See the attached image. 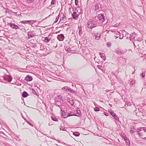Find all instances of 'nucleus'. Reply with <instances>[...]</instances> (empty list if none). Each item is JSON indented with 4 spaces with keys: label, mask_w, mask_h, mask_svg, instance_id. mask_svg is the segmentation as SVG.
I'll list each match as a JSON object with an SVG mask.
<instances>
[{
    "label": "nucleus",
    "mask_w": 146,
    "mask_h": 146,
    "mask_svg": "<svg viewBox=\"0 0 146 146\" xmlns=\"http://www.w3.org/2000/svg\"><path fill=\"white\" fill-rule=\"evenodd\" d=\"M73 134L76 137H78L80 135V133L78 132H73Z\"/></svg>",
    "instance_id": "obj_26"
},
{
    "label": "nucleus",
    "mask_w": 146,
    "mask_h": 146,
    "mask_svg": "<svg viewBox=\"0 0 146 146\" xmlns=\"http://www.w3.org/2000/svg\"><path fill=\"white\" fill-rule=\"evenodd\" d=\"M126 52V51L125 50L124 51L123 50H119V49H117V50L116 52L118 54H124Z\"/></svg>",
    "instance_id": "obj_16"
},
{
    "label": "nucleus",
    "mask_w": 146,
    "mask_h": 146,
    "mask_svg": "<svg viewBox=\"0 0 146 146\" xmlns=\"http://www.w3.org/2000/svg\"><path fill=\"white\" fill-rule=\"evenodd\" d=\"M98 17L100 22L102 23L105 21L104 17L103 14H99Z\"/></svg>",
    "instance_id": "obj_4"
},
{
    "label": "nucleus",
    "mask_w": 146,
    "mask_h": 146,
    "mask_svg": "<svg viewBox=\"0 0 146 146\" xmlns=\"http://www.w3.org/2000/svg\"><path fill=\"white\" fill-rule=\"evenodd\" d=\"M77 111L78 114L79 115H80L81 114L80 111V110H78V109Z\"/></svg>",
    "instance_id": "obj_39"
},
{
    "label": "nucleus",
    "mask_w": 146,
    "mask_h": 146,
    "mask_svg": "<svg viewBox=\"0 0 146 146\" xmlns=\"http://www.w3.org/2000/svg\"><path fill=\"white\" fill-rule=\"evenodd\" d=\"M75 4L76 5H78V0H75Z\"/></svg>",
    "instance_id": "obj_41"
},
{
    "label": "nucleus",
    "mask_w": 146,
    "mask_h": 146,
    "mask_svg": "<svg viewBox=\"0 0 146 146\" xmlns=\"http://www.w3.org/2000/svg\"><path fill=\"white\" fill-rule=\"evenodd\" d=\"M99 55H100V57L102 58L104 60H105L106 59V57L104 53H99Z\"/></svg>",
    "instance_id": "obj_18"
},
{
    "label": "nucleus",
    "mask_w": 146,
    "mask_h": 146,
    "mask_svg": "<svg viewBox=\"0 0 146 146\" xmlns=\"http://www.w3.org/2000/svg\"><path fill=\"white\" fill-rule=\"evenodd\" d=\"M62 96L61 95H57L54 98L55 103V105L57 106L60 107L61 110H62L60 107L61 104V100H62Z\"/></svg>",
    "instance_id": "obj_1"
},
{
    "label": "nucleus",
    "mask_w": 146,
    "mask_h": 146,
    "mask_svg": "<svg viewBox=\"0 0 146 146\" xmlns=\"http://www.w3.org/2000/svg\"><path fill=\"white\" fill-rule=\"evenodd\" d=\"M131 131H132V130H131ZM134 131H133V130H132V133H134Z\"/></svg>",
    "instance_id": "obj_52"
},
{
    "label": "nucleus",
    "mask_w": 146,
    "mask_h": 146,
    "mask_svg": "<svg viewBox=\"0 0 146 146\" xmlns=\"http://www.w3.org/2000/svg\"><path fill=\"white\" fill-rule=\"evenodd\" d=\"M1 7H3V8H4V7H3V6L2 5H1Z\"/></svg>",
    "instance_id": "obj_56"
},
{
    "label": "nucleus",
    "mask_w": 146,
    "mask_h": 146,
    "mask_svg": "<svg viewBox=\"0 0 146 146\" xmlns=\"http://www.w3.org/2000/svg\"><path fill=\"white\" fill-rule=\"evenodd\" d=\"M6 80L9 82H11L12 80V77L9 75H8L5 78Z\"/></svg>",
    "instance_id": "obj_17"
},
{
    "label": "nucleus",
    "mask_w": 146,
    "mask_h": 146,
    "mask_svg": "<svg viewBox=\"0 0 146 146\" xmlns=\"http://www.w3.org/2000/svg\"><path fill=\"white\" fill-rule=\"evenodd\" d=\"M29 21H21V23L23 24L29 23Z\"/></svg>",
    "instance_id": "obj_31"
},
{
    "label": "nucleus",
    "mask_w": 146,
    "mask_h": 146,
    "mask_svg": "<svg viewBox=\"0 0 146 146\" xmlns=\"http://www.w3.org/2000/svg\"><path fill=\"white\" fill-rule=\"evenodd\" d=\"M66 14L64 13L63 15V16L62 18H61L60 20V22H61V23H63L65 21H66Z\"/></svg>",
    "instance_id": "obj_9"
},
{
    "label": "nucleus",
    "mask_w": 146,
    "mask_h": 146,
    "mask_svg": "<svg viewBox=\"0 0 146 146\" xmlns=\"http://www.w3.org/2000/svg\"><path fill=\"white\" fill-rule=\"evenodd\" d=\"M0 5H2V4L1 3H0Z\"/></svg>",
    "instance_id": "obj_59"
},
{
    "label": "nucleus",
    "mask_w": 146,
    "mask_h": 146,
    "mask_svg": "<svg viewBox=\"0 0 146 146\" xmlns=\"http://www.w3.org/2000/svg\"><path fill=\"white\" fill-rule=\"evenodd\" d=\"M133 81H132L131 82V84L132 85L133 84Z\"/></svg>",
    "instance_id": "obj_49"
},
{
    "label": "nucleus",
    "mask_w": 146,
    "mask_h": 146,
    "mask_svg": "<svg viewBox=\"0 0 146 146\" xmlns=\"http://www.w3.org/2000/svg\"><path fill=\"white\" fill-rule=\"evenodd\" d=\"M143 129L145 132H146V127H143Z\"/></svg>",
    "instance_id": "obj_47"
},
{
    "label": "nucleus",
    "mask_w": 146,
    "mask_h": 146,
    "mask_svg": "<svg viewBox=\"0 0 146 146\" xmlns=\"http://www.w3.org/2000/svg\"><path fill=\"white\" fill-rule=\"evenodd\" d=\"M136 36L135 34L133 33H132L131 34L129 35V36L131 40H133L134 39L135 40L136 39H135V38H136Z\"/></svg>",
    "instance_id": "obj_12"
},
{
    "label": "nucleus",
    "mask_w": 146,
    "mask_h": 146,
    "mask_svg": "<svg viewBox=\"0 0 146 146\" xmlns=\"http://www.w3.org/2000/svg\"><path fill=\"white\" fill-rule=\"evenodd\" d=\"M27 35L28 38H30L34 37L36 35V34L34 31H30L28 33Z\"/></svg>",
    "instance_id": "obj_3"
},
{
    "label": "nucleus",
    "mask_w": 146,
    "mask_h": 146,
    "mask_svg": "<svg viewBox=\"0 0 146 146\" xmlns=\"http://www.w3.org/2000/svg\"><path fill=\"white\" fill-rule=\"evenodd\" d=\"M10 26L13 29H19V27L17 25L13 23H10Z\"/></svg>",
    "instance_id": "obj_7"
},
{
    "label": "nucleus",
    "mask_w": 146,
    "mask_h": 146,
    "mask_svg": "<svg viewBox=\"0 0 146 146\" xmlns=\"http://www.w3.org/2000/svg\"><path fill=\"white\" fill-rule=\"evenodd\" d=\"M107 46L108 47H110L111 46V43L110 42H108L107 43Z\"/></svg>",
    "instance_id": "obj_35"
},
{
    "label": "nucleus",
    "mask_w": 146,
    "mask_h": 146,
    "mask_svg": "<svg viewBox=\"0 0 146 146\" xmlns=\"http://www.w3.org/2000/svg\"><path fill=\"white\" fill-rule=\"evenodd\" d=\"M122 135V136L123 137V136H124V135L125 136H126L124 134V133L123 134V135Z\"/></svg>",
    "instance_id": "obj_51"
},
{
    "label": "nucleus",
    "mask_w": 146,
    "mask_h": 146,
    "mask_svg": "<svg viewBox=\"0 0 146 146\" xmlns=\"http://www.w3.org/2000/svg\"><path fill=\"white\" fill-rule=\"evenodd\" d=\"M48 125H50V124L49 123Z\"/></svg>",
    "instance_id": "obj_61"
},
{
    "label": "nucleus",
    "mask_w": 146,
    "mask_h": 146,
    "mask_svg": "<svg viewBox=\"0 0 146 146\" xmlns=\"http://www.w3.org/2000/svg\"><path fill=\"white\" fill-rule=\"evenodd\" d=\"M22 95L23 98H26L29 95L26 92L24 91Z\"/></svg>",
    "instance_id": "obj_20"
},
{
    "label": "nucleus",
    "mask_w": 146,
    "mask_h": 146,
    "mask_svg": "<svg viewBox=\"0 0 146 146\" xmlns=\"http://www.w3.org/2000/svg\"><path fill=\"white\" fill-rule=\"evenodd\" d=\"M94 34L95 37V39L96 40H99L100 38L101 33H94Z\"/></svg>",
    "instance_id": "obj_15"
},
{
    "label": "nucleus",
    "mask_w": 146,
    "mask_h": 146,
    "mask_svg": "<svg viewBox=\"0 0 146 146\" xmlns=\"http://www.w3.org/2000/svg\"><path fill=\"white\" fill-rule=\"evenodd\" d=\"M138 135L139 136H144L142 132H141L140 131H138Z\"/></svg>",
    "instance_id": "obj_27"
},
{
    "label": "nucleus",
    "mask_w": 146,
    "mask_h": 146,
    "mask_svg": "<svg viewBox=\"0 0 146 146\" xmlns=\"http://www.w3.org/2000/svg\"><path fill=\"white\" fill-rule=\"evenodd\" d=\"M97 24L96 22L93 20L92 19H90L88 20L87 23V26L88 28L90 29H92L93 28L96 27Z\"/></svg>",
    "instance_id": "obj_2"
},
{
    "label": "nucleus",
    "mask_w": 146,
    "mask_h": 146,
    "mask_svg": "<svg viewBox=\"0 0 146 146\" xmlns=\"http://www.w3.org/2000/svg\"><path fill=\"white\" fill-rule=\"evenodd\" d=\"M142 139H146V137L143 138Z\"/></svg>",
    "instance_id": "obj_50"
},
{
    "label": "nucleus",
    "mask_w": 146,
    "mask_h": 146,
    "mask_svg": "<svg viewBox=\"0 0 146 146\" xmlns=\"http://www.w3.org/2000/svg\"><path fill=\"white\" fill-rule=\"evenodd\" d=\"M33 91V93L35 95H36L37 93L36 92L35 90L33 89H32Z\"/></svg>",
    "instance_id": "obj_46"
},
{
    "label": "nucleus",
    "mask_w": 146,
    "mask_h": 146,
    "mask_svg": "<svg viewBox=\"0 0 146 146\" xmlns=\"http://www.w3.org/2000/svg\"><path fill=\"white\" fill-rule=\"evenodd\" d=\"M133 44H134V47H135V48H137V49H138V48H139V44H137V46H136V45H135V43H133Z\"/></svg>",
    "instance_id": "obj_37"
},
{
    "label": "nucleus",
    "mask_w": 146,
    "mask_h": 146,
    "mask_svg": "<svg viewBox=\"0 0 146 146\" xmlns=\"http://www.w3.org/2000/svg\"><path fill=\"white\" fill-rule=\"evenodd\" d=\"M60 13L59 14L58 16L56 17L55 19V22H54L55 23H56L58 21L60 17Z\"/></svg>",
    "instance_id": "obj_28"
},
{
    "label": "nucleus",
    "mask_w": 146,
    "mask_h": 146,
    "mask_svg": "<svg viewBox=\"0 0 146 146\" xmlns=\"http://www.w3.org/2000/svg\"><path fill=\"white\" fill-rule=\"evenodd\" d=\"M4 0H0V1H3Z\"/></svg>",
    "instance_id": "obj_58"
},
{
    "label": "nucleus",
    "mask_w": 146,
    "mask_h": 146,
    "mask_svg": "<svg viewBox=\"0 0 146 146\" xmlns=\"http://www.w3.org/2000/svg\"><path fill=\"white\" fill-rule=\"evenodd\" d=\"M79 15L76 12H74L72 14V16L73 19H76L78 18Z\"/></svg>",
    "instance_id": "obj_8"
},
{
    "label": "nucleus",
    "mask_w": 146,
    "mask_h": 146,
    "mask_svg": "<svg viewBox=\"0 0 146 146\" xmlns=\"http://www.w3.org/2000/svg\"><path fill=\"white\" fill-rule=\"evenodd\" d=\"M141 76L143 78H144L145 76V73H142L141 74Z\"/></svg>",
    "instance_id": "obj_40"
},
{
    "label": "nucleus",
    "mask_w": 146,
    "mask_h": 146,
    "mask_svg": "<svg viewBox=\"0 0 146 146\" xmlns=\"http://www.w3.org/2000/svg\"><path fill=\"white\" fill-rule=\"evenodd\" d=\"M56 0H52L51 3V5H54L56 3Z\"/></svg>",
    "instance_id": "obj_29"
},
{
    "label": "nucleus",
    "mask_w": 146,
    "mask_h": 146,
    "mask_svg": "<svg viewBox=\"0 0 146 146\" xmlns=\"http://www.w3.org/2000/svg\"><path fill=\"white\" fill-rule=\"evenodd\" d=\"M36 46H37L36 44H33V45L32 47L34 48H35V47H36Z\"/></svg>",
    "instance_id": "obj_42"
},
{
    "label": "nucleus",
    "mask_w": 146,
    "mask_h": 146,
    "mask_svg": "<svg viewBox=\"0 0 146 146\" xmlns=\"http://www.w3.org/2000/svg\"><path fill=\"white\" fill-rule=\"evenodd\" d=\"M98 66V67H99L100 66H99V65H98V66Z\"/></svg>",
    "instance_id": "obj_57"
},
{
    "label": "nucleus",
    "mask_w": 146,
    "mask_h": 146,
    "mask_svg": "<svg viewBox=\"0 0 146 146\" xmlns=\"http://www.w3.org/2000/svg\"><path fill=\"white\" fill-rule=\"evenodd\" d=\"M60 37L61 39V40H64V36L63 34H61L60 35H59L58 36V37L59 38Z\"/></svg>",
    "instance_id": "obj_24"
},
{
    "label": "nucleus",
    "mask_w": 146,
    "mask_h": 146,
    "mask_svg": "<svg viewBox=\"0 0 146 146\" xmlns=\"http://www.w3.org/2000/svg\"><path fill=\"white\" fill-rule=\"evenodd\" d=\"M69 87L67 86H66L62 88V90L64 91H67L68 92Z\"/></svg>",
    "instance_id": "obj_21"
},
{
    "label": "nucleus",
    "mask_w": 146,
    "mask_h": 146,
    "mask_svg": "<svg viewBox=\"0 0 146 146\" xmlns=\"http://www.w3.org/2000/svg\"><path fill=\"white\" fill-rule=\"evenodd\" d=\"M104 114L106 116H108L109 115L108 113H105Z\"/></svg>",
    "instance_id": "obj_48"
},
{
    "label": "nucleus",
    "mask_w": 146,
    "mask_h": 146,
    "mask_svg": "<svg viewBox=\"0 0 146 146\" xmlns=\"http://www.w3.org/2000/svg\"><path fill=\"white\" fill-rule=\"evenodd\" d=\"M29 24L31 23V24H33L36 22V20H29Z\"/></svg>",
    "instance_id": "obj_33"
},
{
    "label": "nucleus",
    "mask_w": 146,
    "mask_h": 146,
    "mask_svg": "<svg viewBox=\"0 0 146 146\" xmlns=\"http://www.w3.org/2000/svg\"><path fill=\"white\" fill-rule=\"evenodd\" d=\"M78 30L79 35L81 36L82 34V33L84 31V30L83 29L82 27L81 26H79L78 27Z\"/></svg>",
    "instance_id": "obj_6"
},
{
    "label": "nucleus",
    "mask_w": 146,
    "mask_h": 146,
    "mask_svg": "<svg viewBox=\"0 0 146 146\" xmlns=\"http://www.w3.org/2000/svg\"><path fill=\"white\" fill-rule=\"evenodd\" d=\"M110 114L116 120L118 121H119V118L115 113L112 112H110Z\"/></svg>",
    "instance_id": "obj_13"
},
{
    "label": "nucleus",
    "mask_w": 146,
    "mask_h": 146,
    "mask_svg": "<svg viewBox=\"0 0 146 146\" xmlns=\"http://www.w3.org/2000/svg\"><path fill=\"white\" fill-rule=\"evenodd\" d=\"M123 38V37H122V38L120 37L119 38L120 39H122Z\"/></svg>",
    "instance_id": "obj_54"
},
{
    "label": "nucleus",
    "mask_w": 146,
    "mask_h": 146,
    "mask_svg": "<svg viewBox=\"0 0 146 146\" xmlns=\"http://www.w3.org/2000/svg\"><path fill=\"white\" fill-rule=\"evenodd\" d=\"M51 118L52 120H53L54 121H58L57 119L55 117H51Z\"/></svg>",
    "instance_id": "obj_32"
},
{
    "label": "nucleus",
    "mask_w": 146,
    "mask_h": 146,
    "mask_svg": "<svg viewBox=\"0 0 146 146\" xmlns=\"http://www.w3.org/2000/svg\"><path fill=\"white\" fill-rule=\"evenodd\" d=\"M136 40L138 41H141L142 40L141 38H138V39H137V38H136Z\"/></svg>",
    "instance_id": "obj_43"
},
{
    "label": "nucleus",
    "mask_w": 146,
    "mask_h": 146,
    "mask_svg": "<svg viewBox=\"0 0 146 146\" xmlns=\"http://www.w3.org/2000/svg\"><path fill=\"white\" fill-rule=\"evenodd\" d=\"M62 116L64 118L67 117V116H66L65 115V112L64 111H63L62 112Z\"/></svg>",
    "instance_id": "obj_30"
},
{
    "label": "nucleus",
    "mask_w": 146,
    "mask_h": 146,
    "mask_svg": "<svg viewBox=\"0 0 146 146\" xmlns=\"http://www.w3.org/2000/svg\"><path fill=\"white\" fill-rule=\"evenodd\" d=\"M131 105V103L130 102H128V103H126V104H125V106H130Z\"/></svg>",
    "instance_id": "obj_38"
},
{
    "label": "nucleus",
    "mask_w": 146,
    "mask_h": 146,
    "mask_svg": "<svg viewBox=\"0 0 146 146\" xmlns=\"http://www.w3.org/2000/svg\"><path fill=\"white\" fill-rule=\"evenodd\" d=\"M67 128L65 126H62V125L61 124V128H60V130H62L63 131H66Z\"/></svg>",
    "instance_id": "obj_23"
},
{
    "label": "nucleus",
    "mask_w": 146,
    "mask_h": 146,
    "mask_svg": "<svg viewBox=\"0 0 146 146\" xmlns=\"http://www.w3.org/2000/svg\"><path fill=\"white\" fill-rule=\"evenodd\" d=\"M95 6V10L98 11H99V8H100L101 7V5L100 4V3H96Z\"/></svg>",
    "instance_id": "obj_5"
},
{
    "label": "nucleus",
    "mask_w": 146,
    "mask_h": 146,
    "mask_svg": "<svg viewBox=\"0 0 146 146\" xmlns=\"http://www.w3.org/2000/svg\"><path fill=\"white\" fill-rule=\"evenodd\" d=\"M27 123L30 125H31L32 126H33V125L31 122L29 121H27Z\"/></svg>",
    "instance_id": "obj_45"
},
{
    "label": "nucleus",
    "mask_w": 146,
    "mask_h": 146,
    "mask_svg": "<svg viewBox=\"0 0 146 146\" xmlns=\"http://www.w3.org/2000/svg\"><path fill=\"white\" fill-rule=\"evenodd\" d=\"M143 129V127H141V128H140V129H139V130H141V129Z\"/></svg>",
    "instance_id": "obj_55"
},
{
    "label": "nucleus",
    "mask_w": 146,
    "mask_h": 146,
    "mask_svg": "<svg viewBox=\"0 0 146 146\" xmlns=\"http://www.w3.org/2000/svg\"><path fill=\"white\" fill-rule=\"evenodd\" d=\"M116 38H118L119 37V36H120V33L117 32V33H116V35L115 36Z\"/></svg>",
    "instance_id": "obj_34"
},
{
    "label": "nucleus",
    "mask_w": 146,
    "mask_h": 146,
    "mask_svg": "<svg viewBox=\"0 0 146 146\" xmlns=\"http://www.w3.org/2000/svg\"><path fill=\"white\" fill-rule=\"evenodd\" d=\"M25 80L27 81H31L33 80V78L31 76L28 75L25 78Z\"/></svg>",
    "instance_id": "obj_14"
},
{
    "label": "nucleus",
    "mask_w": 146,
    "mask_h": 146,
    "mask_svg": "<svg viewBox=\"0 0 146 146\" xmlns=\"http://www.w3.org/2000/svg\"><path fill=\"white\" fill-rule=\"evenodd\" d=\"M76 116V115H72V114H68V115L66 116H67V117H69V116ZM77 116H78V115H77Z\"/></svg>",
    "instance_id": "obj_44"
},
{
    "label": "nucleus",
    "mask_w": 146,
    "mask_h": 146,
    "mask_svg": "<svg viewBox=\"0 0 146 146\" xmlns=\"http://www.w3.org/2000/svg\"><path fill=\"white\" fill-rule=\"evenodd\" d=\"M50 40L49 39V38L48 37H45L44 38V39L43 40L46 43L48 42Z\"/></svg>",
    "instance_id": "obj_25"
},
{
    "label": "nucleus",
    "mask_w": 146,
    "mask_h": 146,
    "mask_svg": "<svg viewBox=\"0 0 146 146\" xmlns=\"http://www.w3.org/2000/svg\"><path fill=\"white\" fill-rule=\"evenodd\" d=\"M68 92H70L74 94L75 95H76L77 94L76 92L74 90L70 88H69Z\"/></svg>",
    "instance_id": "obj_19"
},
{
    "label": "nucleus",
    "mask_w": 146,
    "mask_h": 146,
    "mask_svg": "<svg viewBox=\"0 0 146 146\" xmlns=\"http://www.w3.org/2000/svg\"><path fill=\"white\" fill-rule=\"evenodd\" d=\"M48 125H50V124L49 123Z\"/></svg>",
    "instance_id": "obj_60"
},
{
    "label": "nucleus",
    "mask_w": 146,
    "mask_h": 146,
    "mask_svg": "<svg viewBox=\"0 0 146 146\" xmlns=\"http://www.w3.org/2000/svg\"><path fill=\"white\" fill-rule=\"evenodd\" d=\"M67 100L70 104V105L73 106L74 104V100L72 98H68Z\"/></svg>",
    "instance_id": "obj_11"
},
{
    "label": "nucleus",
    "mask_w": 146,
    "mask_h": 146,
    "mask_svg": "<svg viewBox=\"0 0 146 146\" xmlns=\"http://www.w3.org/2000/svg\"><path fill=\"white\" fill-rule=\"evenodd\" d=\"M65 49L66 51L68 52H70V51L71 49L69 46H65Z\"/></svg>",
    "instance_id": "obj_22"
},
{
    "label": "nucleus",
    "mask_w": 146,
    "mask_h": 146,
    "mask_svg": "<svg viewBox=\"0 0 146 146\" xmlns=\"http://www.w3.org/2000/svg\"><path fill=\"white\" fill-rule=\"evenodd\" d=\"M24 119L27 122V121H27V120L26 119H25V118H24Z\"/></svg>",
    "instance_id": "obj_53"
},
{
    "label": "nucleus",
    "mask_w": 146,
    "mask_h": 146,
    "mask_svg": "<svg viewBox=\"0 0 146 146\" xmlns=\"http://www.w3.org/2000/svg\"><path fill=\"white\" fill-rule=\"evenodd\" d=\"M123 136L124 140H125L126 144L128 145H129L130 144V142L128 138L125 135Z\"/></svg>",
    "instance_id": "obj_10"
},
{
    "label": "nucleus",
    "mask_w": 146,
    "mask_h": 146,
    "mask_svg": "<svg viewBox=\"0 0 146 146\" xmlns=\"http://www.w3.org/2000/svg\"><path fill=\"white\" fill-rule=\"evenodd\" d=\"M94 110L96 111H98L100 110V109L98 107H96L94 108Z\"/></svg>",
    "instance_id": "obj_36"
}]
</instances>
